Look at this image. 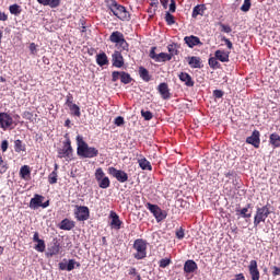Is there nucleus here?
Masks as SVG:
<instances>
[{
	"label": "nucleus",
	"mask_w": 280,
	"mask_h": 280,
	"mask_svg": "<svg viewBox=\"0 0 280 280\" xmlns=\"http://www.w3.org/2000/svg\"><path fill=\"white\" fill-rule=\"evenodd\" d=\"M77 154L79 156H82L83 159H95L97 154H100V151L96 148L89 147V144L84 141V138L82 136L77 137Z\"/></svg>",
	"instance_id": "1"
},
{
	"label": "nucleus",
	"mask_w": 280,
	"mask_h": 280,
	"mask_svg": "<svg viewBox=\"0 0 280 280\" xmlns=\"http://www.w3.org/2000/svg\"><path fill=\"white\" fill-rule=\"evenodd\" d=\"M110 43H115L120 51H128V42L124 38V34L119 31L113 32L109 36Z\"/></svg>",
	"instance_id": "2"
},
{
	"label": "nucleus",
	"mask_w": 280,
	"mask_h": 280,
	"mask_svg": "<svg viewBox=\"0 0 280 280\" xmlns=\"http://www.w3.org/2000/svg\"><path fill=\"white\" fill-rule=\"evenodd\" d=\"M109 10L113 12L114 16H117V19H120V21H126L130 16L128 11L126 10V7L117 3V1H113L109 4Z\"/></svg>",
	"instance_id": "3"
},
{
	"label": "nucleus",
	"mask_w": 280,
	"mask_h": 280,
	"mask_svg": "<svg viewBox=\"0 0 280 280\" xmlns=\"http://www.w3.org/2000/svg\"><path fill=\"white\" fill-rule=\"evenodd\" d=\"M269 215H270V208H268V206L257 208L256 214L254 217V226H259L261 222H266V218H268Z\"/></svg>",
	"instance_id": "4"
},
{
	"label": "nucleus",
	"mask_w": 280,
	"mask_h": 280,
	"mask_svg": "<svg viewBox=\"0 0 280 280\" xmlns=\"http://www.w3.org/2000/svg\"><path fill=\"white\" fill-rule=\"evenodd\" d=\"M73 155V149L71 148V140H68L65 142L62 149L58 150V156L59 159H71Z\"/></svg>",
	"instance_id": "5"
},
{
	"label": "nucleus",
	"mask_w": 280,
	"mask_h": 280,
	"mask_svg": "<svg viewBox=\"0 0 280 280\" xmlns=\"http://www.w3.org/2000/svg\"><path fill=\"white\" fill-rule=\"evenodd\" d=\"M133 248L137 250L135 254L136 259H143L145 257V242L143 240H136Z\"/></svg>",
	"instance_id": "6"
},
{
	"label": "nucleus",
	"mask_w": 280,
	"mask_h": 280,
	"mask_svg": "<svg viewBox=\"0 0 280 280\" xmlns=\"http://www.w3.org/2000/svg\"><path fill=\"white\" fill-rule=\"evenodd\" d=\"M108 172L118 183H126L128 180V173L117 170L115 167H109Z\"/></svg>",
	"instance_id": "7"
},
{
	"label": "nucleus",
	"mask_w": 280,
	"mask_h": 280,
	"mask_svg": "<svg viewBox=\"0 0 280 280\" xmlns=\"http://www.w3.org/2000/svg\"><path fill=\"white\" fill-rule=\"evenodd\" d=\"M14 124V119L8 113H0V128L8 130Z\"/></svg>",
	"instance_id": "8"
},
{
	"label": "nucleus",
	"mask_w": 280,
	"mask_h": 280,
	"mask_svg": "<svg viewBox=\"0 0 280 280\" xmlns=\"http://www.w3.org/2000/svg\"><path fill=\"white\" fill-rule=\"evenodd\" d=\"M147 207L149 209V211H151V213H153L155 220H158V222H161V220H165V214H163V212L161 211V208H159V206L156 205H152V203H147Z\"/></svg>",
	"instance_id": "9"
},
{
	"label": "nucleus",
	"mask_w": 280,
	"mask_h": 280,
	"mask_svg": "<svg viewBox=\"0 0 280 280\" xmlns=\"http://www.w3.org/2000/svg\"><path fill=\"white\" fill-rule=\"evenodd\" d=\"M121 49H118L112 55L113 66L117 69H121V67H124V56H121Z\"/></svg>",
	"instance_id": "10"
},
{
	"label": "nucleus",
	"mask_w": 280,
	"mask_h": 280,
	"mask_svg": "<svg viewBox=\"0 0 280 280\" xmlns=\"http://www.w3.org/2000/svg\"><path fill=\"white\" fill-rule=\"evenodd\" d=\"M184 42L188 47H190V49H194V47H198V45H202V42H200V38L194 35L186 36L184 38Z\"/></svg>",
	"instance_id": "11"
},
{
	"label": "nucleus",
	"mask_w": 280,
	"mask_h": 280,
	"mask_svg": "<svg viewBox=\"0 0 280 280\" xmlns=\"http://www.w3.org/2000/svg\"><path fill=\"white\" fill-rule=\"evenodd\" d=\"M75 215L79 222H84L89 218V208L85 206L79 207Z\"/></svg>",
	"instance_id": "12"
},
{
	"label": "nucleus",
	"mask_w": 280,
	"mask_h": 280,
	"mask_svg": "<svg viewBox=\"0 0 280 280\" xmlns=\"http://www.w3.org/2000/svg\"><path fill=\"white\" fill-rule=\"evenodd\" d=\"M248 268L252 280H259V269L257 268V260H252Z\"/></svg>",
	"instance_id": "13"
},
{
	"label": "nucleus",
	"mask_w": 280,
	"mask_h": 280,
	"mask_svg": "<svg viewBox=\"0 0 280 280\" xmlns=\"http://www.w3.org/2000/svg\"><path fill=\"white\" fill-rule=\"evenodd\" d=\"M45 200V197L40 195H35L34 198L31 199L30 208L31 209H38L39 207H43V201Z\"/></svg>",
	"instance_id": "14"
},
{
	"label": "nucleus",
	"mask_w": 280,
	"mask_h": 280,
	"mask_svg": "<svg viewBox=\"0 0 280 280\" xmlns=\"http://www.w3.org/2000/svg\"><path fill=\"white\" fill-rule=\"evenodd\" d=\"M59 229H61V231H71L75 229V222L69 219H63L59 224Z\"/></svg>",
	"instance_id": "15"
},
{
	"label": "nucleus",
	"mask_w": 280,
	"mask_h": 280,
	"mask_svg": "<svg viewBox=\"0 0 280 280\" xmlns=\"http://www.w3.org/2000/svg\"><path fill=\"white\" fill-rule=\"evenodd\" d=\"M246 143H249L250 145H254V148H259V131H254L250 137H247Z\"/></svg>",
	"instance_id": "16"
},
{
	"label": "nucleus",
	"mask_w": 280,
	"mask_h": 280,
	"mask_svg": "<svg viewBox=\"0 0 280 280\" xmlns=\"http://www.w3.org/2000/svg\"><path fill=\"white\" fill-rule=\"evenodd\" d=\"M109 217L112 218V222H110V226H113V229H116L117 231H119V229H121V220H119V215L115 212H110Z\"/></svg>",
	"instance_id": "17"
},
{
	"label": "nucleus",
	"mask_w": 280,
	"mask_h": 280,
	"mask_svg": "<svg viewBox=\"0 0 280 280\" xmlns=\"http://www.w3.org/2000/svg\"><path fill=\"white\" fill-rule=\"evenodd\" d=\"M196 270H198V264H196V261L187 260L184 264V272L191 273V272H196Z\"/></svg>",
	"instance_id": "18"
},
{
	"label": "nucleus",
	"mask_w": 280,
	"mask_h": 280,
	"mask_svg": "<svg viewBox=\"0 0 280 280\" xmlns=\"http://www.w3.org/2000/svg\"><path fill=\"white\" fill-rule=\"evenodd\" d=\"M60 253V243L58 241H55L54 243L50 244L48 247V253L47 255L49 257H54V255H58Z\"/></svg>",
	"instance_id": "19"
},
{
	"label": "nucleus",
	"mask_w": 280,
	"mask_h": 280,
	"mask_svg": "<svg viewBox=\"0 0 280 280\" xmlns=\"http://www.w3.org/2000/svg\"><path fill=\"white\" fill-rule=\"evenodd\" d=\"M158 91L162 95L163 100H170V88L167 86V83H161Z\"/></svg>",
	"instance_id": "20"
},
{
	"label": "nucleus",
	"mask_w": 280,
	"mask_h": 280,
	"mask_svg": "<svg viewBox=\"0 0 280 280\" xmlns=\"http://www.w3.org/2000/svg\"><path fill=\"white\" fill-rule=\"evenodd\" d=\"M188 65L192 69H201L202 68V61L200 60V57H189Z\"/></svg>",
	"instance_id": "21"
},
{
	"label": "nucleus",
	"mask_w": 280,
	"mask_h": 280,
	"mask_svg": "<svg viewBox=\"0 0 280 280\" xmlns=\"http://www.w3.org/2000/svg\"><path fill=\"white\" fill-rule=\"evenodd\" d=\"M179 80L184 82L186 86H194V80L187 72H182L179 74Z\"/></svg>",
	"instance_id": "22"
},
{
	"label": "nucleus",
	"mask_w": 280,
	"mask_h": 280,
	"mask_svg": "<svg viewBox=\"0 0 280 280\" xmlns=\"http://www.w3.org/2000/svg\"><path fill=\"white\" fill-rule=\"evenodd\" d=\"M214 56L220 62H229V52H225L224 50H217Z\"/></svg>",
	"instance_id": "23"
},
{
	"label": "nucleus",
	"mask_w": 280,
	"mask_h": 280,
	"mask_svg": "<svg viewBox=\"0 0 280 280\" xmlns=\"http://www.w3.org/2000/svg\"><path fill=\"white\" fill-rule=\"evenodd\" d=\"M96 62L100 67H104L105 65H108V57L106 56V52L98 54L96 56Z\"/></svg>",
	"instance_id": "24"
},
{
	"label": "nucleus",
	"mask_w": 280,
	"mask_h": 280,
	"mask_svg": "<svg viewBox=\"0 0 280 280\" xmlns=\"http://www.w3.org/2000/svg\"><path fill=\"white\" fill-rule=\"evenodd\" d=\"M42 5H49V8H58L60 0H37Z\"/></svg>",
	"instance_id": "25"
},
{
	"label": "nucleus",
	"mask_w": 280,
	"mask_h": 280,
	"mask_svg": "<svg viewBox=\"0 0 280 280\" xmlns=\"http://www.w3.org/2000/svg\"><path fill=\"white\" fill-rule=\"evenodd\" d=\"M205 14V4H198L192 10V19H196V16H202Z\"/></svg>",
	"instance_id": "26"
},
{
	"label": "nucleus",
	"mask_w": 280,
	"mask_h": 280,
	"mask_svg": "<svg viewBox=\"0 0 280 280\" xmlns=\"http://www.w3.org/2000/svg\"><path fill=\"white\" fill-rule=\"evenodd\" d=\"M167 60H172V55L167 52H160L155 59V62H167Z\"/></svg>",
	"instance_id": "27"
},
{
	"label": "nucleus",
	"mask_w": 280,
	"mask_h": 280,
	"mask_svg": "<svg viewBox=\"0 0 280 280\" xmlns=\"http://www.w3.org/2000/svg\"><path fill=\"white\" fill-rule=\"evenodd\" d=\"M138 163L141 170H148L149 172H152V164H150V161L145 159H140Z\"/></svg>",
	"instance_id": "28"
},
{
	"label": "nucleus",
	"mask_w": 280,
	"mask_h": 280,
	"mask_svg": "<svg viewBox=\"0 0 280 280\" xmlns=\"http://www.w3.org/2000/svg\"><path fill=\"white\" fill-rule=\"evenodd\" d=\"M97 183L101 189H108L110 187V179L108 177H103L102 179H97Z\"/></svg>",
	"instance_id": "29"
},
{
	"label": "nucleus",
	"mask_w": 280,
	"mask_h": 280,
	"mask_svg": "<svg viewBox=\"0 0 280 280\" xmlns=\"http://www.w3.org/2000/svg\"><path fill=\"white\" fill-rule=\"evenodd\" d=\"M30 174H32V172L30 171V166L24 165L21 167L20 170L21 178H23L24 180H27V176H30Z\"/></svg>",
	"instance_id": "30"
},
{
	"label": "nucleus",
	"mask_w": 280,
	"mask_h": 280,
	"mask_svg": "<svg viewBox=\"0 0 280 280\" xmlns=\"http://www.w3.org/2000/svg\"><path fill=\"white\" fill-rule=\"evenodd\" d=\"M139 73H140V78H142L144 82H150V72L148 71V69L140 67Z\"/></svg>",
	"instance_id": "31"
},
{
	"label": "nucleus",
	"mask_w": 280,
	"mask_h": 280,
	"mask_svg": "<svg viewBox=\"0 0 280 280\" xmlns=\"http://www.w3.org/2000/svg\"><path fill=\"white\" fill-rule=\"evenodd\" d=\"M120 81L122 84H130L132 82V77L128 72H120Z\"/></svg>",
	"instance_id": "32"
},
{
	"label": "nucleus",
	"mask_w": 280,
	"mask_h": 280,
	"mask_svg": "<svg viewBox=\"0 0 280 280\" xmlns=\"http://www.w3.org/2000/svg\"><path fill=\"white\" fill-rule=\"evenodd\" d=\"M270 143L275 145V148H280V136L277 133H272L270 136Z\"/></svg>",
	"instance_id": "33"
},
{
	"label": "nucleus",
	"mask_w": 280,
	"mask_h": 280,
	"mask_svg": "<svg viewBox=\"0 0 280 280\" xmlns=\"http://www.w3.org/2000/svg\"><path fill=\"white\" fill-rule=\"evenodd\" d=\"M48 183L50 185H56L58 183V172L52 171L48 176Z\"/></svg>",
	"instance_id": "34"
},
{
	"label": "nucleus",
	"mask_w": 280,
	"mask_h": 280,
	"mask_svg": "<svg viewBox=\"0 0 280 280\" xmlns=\"http://www.w3.org/2000/svg\"><path fill=\"white\" fill-rule=\"evenodd\" d=\"M45 248L46 245L44 240L36 242L35 250H37V253H45Z\"/></svg>",
	"instance_id": "35"
},
{
	"label": "nucleus",
	"mask_w": 280,
	"mask_h": 280,
	"mask_svg": "<svg viewBox=\"0 0 280 280\" xmlns=\"http://www.w3.org/2000/svg\"><path fill=\"white\" fill-rule=\"evenodd\" d=\"M236 215H241L242 218H250V213H248V208H243L242 210L236 209Z\"/></svg>",
	"instance_id": "36"
},
{
	"label": "nucleus",
	"mask_w": 280,
	"mask_h": 280,
	"mask_svg": "<svg viewBox=\"0 0 280 280\" xmlns=\"http://www.w3.org/2000/svg\"><path fill=\"white\" fill-rule=\"evenodd\" d=\"M208 62H209V67H211V69L220 68V62H218L217 57H211Z\"/></svg>",
	"instance_id": "37"
},
{
	"label": "nucleus",
	"mask_w": 280,
	"mask_h": 280,
	"mask_svg": "<svg viewBox=\"0 0 280 280\" xmlns=\"http://www.w3.org/2000/svg\"><path fill=\"white\" fill-rule=\"evenodd\" d=\"M14 145H15V152H25V145H23V141L15 140Z\"/></svg>",
	"instance_id": "38"
},
{
	"label": "nucleus",
	"mask_w": 280,
	"mask_h": 280,
	"mask_svg": "<svg viewBox=\"0 0 280 280\" xmlns=\"http://www.w3.org/2000/svg\"><path fill=\"white\" fill-rule=\"evenodd\" d=\"M9 10L11 14H15V15L21 14V7L19 4L10 5Z\"/></svg>",
	"instance_id": "39"
},
{
	"label": "nucleus",
	"mask_w": 280,
	"mask_h": 280,
	"mask_svg": "<svg viewBox=\"0 0 280 280\" xmlns=\"http://www.w3.org/2000/svg\"><path fill=\"white\" fill-rule=\"evenodd\" d=\"M5 172H8V163L0 156V174H5Z\"/></svg>",
	"instance_id": "40"
},
{
	"label": "nucleus",
	"mask_w": 280,
	"mask_h": 280,
	"mask_svg": "<svg viewBox=\"0 0 280 280\" xmlns=\"http://www.w3.org/2000/svg\"><path fill=\"white\" fill-rule=\"evenodd\" d=\"M102 178H106V175L104 174V170L97 168L95 172V179L101 180Z\"/></svg>",
	"instance_id": "41"
},
{
	"label": "nucleus",
	"mask_w": 280,
	"mask_h": 280,
	"mask_svg": "<svg viewBox=\"0 0 280 280\" xmlns=\"http://www.w3.org/2000/svg\"><path fill=\"white\" fill-rule=\"evenodd\" d=\"M70 110H72L75 117H80V107L77 104L69 105Z\"/></svg>",
	"instance_id": "42"
},
{
	"label": "nucleus",
	"mask_w": 280,
	"mask_h": 280,
	"mask_svg": "<svg viewBox=\"0 0 280 280\" xmlns=\"http://www.w3.org/2000/svg\"><path fill=\"white\" fill-rule=\"evenodd\" d=\"M242 12H248L250 10V0H244L243 5L241 7Z\"/></svg>",
	"instance_id": "43"
},
{
	"label": "nucleus",
	"mask_w": 280,
	"mask_h": 280,
	"mask_svg": "<svg viewBox=\"0 0 280 280\" xmlns=\"http://www.w3.org/2000/svg\"><path fill=\"white\" fill-rule=\"evenodd\" d=\"M165 21L167 25H174V15H172L170 12H166Z\"/></svg>",
	"instance_id": "44"
},
{
	"label": "nucleus",
	"mask_w": 280,
	"mask_h": 280,
	"mask_svg": "<svg viewBox=\"0 0 280 280\" xmlns=\"http://www.w3.org/2000/svg\"><path fill=\"white\" fill-rule=\"evenodd\" d=\"M172 264V260L168 258H163L160 260V268H167Z\"/></svg>",
	"instance_id": "45"
},
{
	"label": "nucleus",
	"mask_w": 280,
	"mask_h": 280,
	"mask_svg": "<svg viewBox=\"0 0 280 280\" xmlns=\"http://www.w3.org/2000/svg\"><path fill=\"white\" fill-rule=\"evenodd\" d=\"M141 115L142 117H144L145 121H150V119H152L153 115L151 114V112H145V110H141Z\"/></svg>",
	"instance_id": "46"
},
{
	"label": "nucleus",
	"mask_w": 280,
	"mask_h": 280,
	"mask_svg": "<svg viewBox=\"0 0 280 280\" xmlns=\"http://www.w3.org/2000/svg\"><path fill=\"white\" fill-rule=\"evenodd\" d=\"M75 260H73V259H70L69 261H68V265H67V270H68V272H71V270H73L74 268H75Z\"/></svg>",
	"instance_id": "47"
},
{
	"label": "nucleus",
	"mask_w": 280,
	"mask_h": 280,
	"mask_svg": "<svg viewBox=\"0 0 280 280\" xmlns=\"http://www.w3.org/2000/svg\"><path fill=\"white\" fill-rule=\"evenodd\" d=\"M119 78H121V72H119V71H114V72L112 73V80H113V82H117V80H119Z\"/></svg>",
	"instance_id": "48"
},
{
	"label": "nucleus",
	"mask_w": 280,
	"mask_h": 280,
	"mask_svg": "<svg viewBox=\"0 0 280 280\" xmlns=\"http://www.w3.org/2000/svg\"><path fill=\"white\" fill-rule=\"evenodd\" d=\"M176 237L177 240H183V237H185V230H183V228L176 231Z\"/></svg>",
	"instance_id": "49"
},
{
	"label": "nucleus",
	"mask_w": 280,
	"mask_h": 280,
	"mask_svg": "<svg viewBox=\"0 0 280 280\" xmlns=\"http://www.w3.org/2000/svg\"><path fill=\"white\" fill-rule=\"evenodd\" d=\"M155 47H153L152 49H151V51H150V58H152V60H156V58H158V56H159V54H156V51H155Z\"/></svg>",
	"instance_id": "50"
},
{
	"label": "nucleus",
	"mask_w": 280,
	"mask_h": 280,
	"mask_svg": "<svg viewBox=\"0 0 280 280\" xmlns=\"http://www.w3.org/2000/svg\"><path fill=\"white\" fill-rule=\"evenodd\" d=\"M115 125H116V126H124V117L118 116V117L115 119Z\"/></svg>",
	"instance_id": "51"
},
{
	"label": "nucleus",
	"mask_w": 280,
	"mask_h": 280,
	"mask_svg": "<svg viewBox=\"0 0 280 280\" xmlns=\"http://www.w3.org/2000/svg\"><path fill=\"white\" fill-rule=\"evenodd\" d=\"M222 40L225 42L228 49H233V43H231L229 38L223 37Z\"/></svg>",
	"instance_id": "52"
},
{
	"label": "nucleus",
	"mask_w": 280,
	"mask_h": 280,
	"mask_svg": "<svg viewBox=\"0 0 280 280\" xmlns=\"http://www.w3.org/2000/svg\"><path fill=\"white\" fill-rule=\"evenodd\" d=\"M8 140H3L2 143H1V150L2 152H7L8 151Z\"/></svg>",
	"instance_id": "53"
},
{
	"label": "nucleus",
	"mask_w": 280,
	"mask_h": 280,
	"mask_svg": "<svg viewBox=\"0 0 280 280\" xmlns=\"http://www.w3.org/2000/svg\"><path fill=\"white\" fill-rule=\"evenodd\" d=\"M213 95H214V97L220 98L224 95V92H222L221 90H214Z\"/></svg>",
	"instance_id": "54"
},
{
	"label": "nucleus",
	"mask_w": 280,
	"mask_h": 280,
	"mask_svg": "<svg viewBox=\"0 0 280 280\" xmlns=\"http://www.w3.org/2000/svg\"><path fill=\"white\" fill-rule=\"evenodd\" d=\"M30 51L33 56H36V44L32 43L30 45Z\"/></svg>",
	"instance_id": "55"
},
{
	"label": "nucleus",
	"mask_w": 280,
	"mask_h": 280,
	"mask_svg": "<svg viewBox=\"0 0 280 280\" xmlns=\"http://www.w3.org/2000/svg\"><path fill=\"white\" fill-rule=\"evenodd\" d=\"M167 49L170 51L168 56H174V54H177V50H174V45H168Z\"/></svg>",
	"instance_id": "56"
},
{
	"label": "nucleus",
	"mask_w": 280,
	"mask_h": 280,
	"mask_svg": "<svg viewBox=\"0 0 280 280\" xmlns=\"http://www.w3.org/2000/svg\"><path fill=\"white\" fill-rule=\"evenodd\" d=\"M279 275H280V268L277 267V266H275V267H273V271H272V276H273V277H279Z\"/></svg>",
	"instance_id": "57"
},
{
	"label": "nucleus",
	"mask_w": 280,
	"mask_h": 280,
	"mask_svg": "<svg viewBox=\"0 0 280 280\" xmlns=\"http://www.w3.org/2000/svg\"><path fill=\"white\" fill-rule=\"evenodd\" d=\"M222 32H225V34H231V26L222 25Z\"/></svg>",
	"instance_id": "58"
},
{
	"label": "nucleus",
	"mask_w": 280,
	"mask_h": 280,
	"mask_svg": "<svg viewBox=\"0 0 280 280\" xmlns=\"http://www.w3.org/2000/svg\"><path fill=\"white\" fill-rule=\"evenodd\" d=\"M67 266H68L67 261L59 262V270H67Z\"/></svg>",
	"instance_id": "59"
},
{
	"label": "nucleus",
	"mask_w": 280,
	"mask_h": 280,
	"mask_svg": "<svg viewBox=\"0 0 280 280\" xmlns=\"http://www.w3.org/2000/svg\"><path fill=\"white\" fill-rule=\"evenodd\" d=\"M170 12H176V2L172 0V3L170 4Z\"/></svg>",
	"instance_id": "60"
},
{
	"label": "nucleus",
	"mask_w": 280,
	"mask_h": 280,
	"mask_svg": "<svg viewBox=\"0 0 280 280\" xmlns=\"http://www.w3.org/2000/svg\"><path fill=\"white\" fill-rule=\"evenodd\" d=\"M161 1V4L163 5V8L165 10H167V4L170 3V0H160Z\"/></svg>",
	"instance_id": "61"
},
{
	"label": "nucleus",
	"mask_w": 280,
	"mask_h": 280,
	"mask_svg": "<svg viewBox=\"0 0 280 280\" xmlns=\"http://www.w3.org/2000/svg\"><path fill=\"white\" fill-rule=\"evenodd\" d=\"M42 240L39 238L38 236V232H35L34 233V236H33V242H40Z\"/></svg>",
	"instance_id": "62"
},
{
	"label": "nucleus",
	"mask_w": 280,
	"mask_h": 280,
	"mask_svg": "<svg viewBox=\"0 0 280 280\" xmlns=\"http://www.w3.org/2000/svg\"><path fill=\"white\" fill-rule=\"evenodd\" d=\"M129 275H133L136 277V279H137V275H139V273H137V269L136 268H130L129 269Z\"/></svg>",
	"instance_id": "63"
},
{
	"label": "nucleus",
	"mask_w": 280,
	"mask_h": 280,
	"mask_svg": "<svg viewBox=\"0 0 280 280\" xmlns=\"http://www.w3.org/2000/svg\"><path fill=\"white\" fill-rule=\"evenodd\" d=\"M0 21H8V15L5 13L0 12Z\"/></svg>",
	"instance_id": "64"
}]
</instances>
